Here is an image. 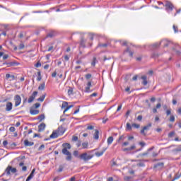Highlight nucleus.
<instances>
[{
  "instance_id": "obj_52",
  "label": "nucleus",
  "mask_w": 181,
  "mask_h": 181,
  "mask_svg": "<svg viewBox=\"0 0 181 181\" xmlns=\"http://www.w3.org/2000/svg\"><path fill=\"white\" fill-rule=\"evenodd\" d=\"M24 47H25V45H23V44H20V45H19V49H20L21 50H22V49H24Z\"/></svg>"
},
{
  "instance_id": "obj_30",
  "label": "nucleus",
  "mask_w": 181,
  "mask_h": 181,
  "mask_svg": "<svg viewBox=\"0 0 181 181\" xmlns=\"http://www.w3.org/2000/svg\"><path fill=\"white\" fill-rule=\"evenodd\" d=\"M81 46H82V47H85L86 46V40H84V38H82L81 40Z\"/></svg>"
},
{
  "instance_id": "obj_35",
  "label": "nucleus",
  "mask_w": 181,
  "mask_h": 181,
  "mask_svg": "<svg viewBox=\"0 0 181 181\" xmlns=\"http://www.w3.org/2000/svg\"><path fill=\"white\" fill-rule=\"evenodd\" d=\"M38 119H40V121H43V119H45V115H40Z\"/></svg>"
},
{
  "instance_id": "obj_8",
  "label": "nucleus",
  "mask_w": 181,
  "mask_h": 181,
  "mask_svg": "<svg viewBox=\"0 0 181 181\" xmlns=\"http://www.w3.org/2000/svg\"><path fill=\"white\" fill-rule=\"evenodd\" d=\"M165 6L166 11L168 12H172V11H173V4L170 1H166Z\"/></svg>"
},
{
  "instance_id": "obj_63",
  "label": "nucleus",
  "mask_w": 181,
  "mask_h": 181,
  "mask_svg": "<svg viewBox=\"0 0 181 181\" xmlns=\"http://www.w3.org/2000/svg\"><path fill=\"white\" fill-rule=\"evenodd\" d=\"M97 95H98L97 93H93L90 95V97H97Z\"/></svg>"
},
{
  "instance_id": "obj_39",
  "label": "nucleus",
  "mask_w": 181,
  "mask_h": 181,
  "mask_svg": "<svg viewBox=\"0 0 181 181\" xmlns=\"http://www.w3.org/2000/svg\"><path fill=\"white\" fill-rule=\"evenodd\" d=\"M173 29L175 33H177V26H176V25H174L173 26Z\"/></svg>"
},
{
  "instance_id": "obj_56",
  "label": "nucleus",
  "mask_w": 181,
  "mask_h": 181,
  "mask_svg": "<svg viewBox=\"0 0 181 181\" xmlns=\"http://www.w3.org/2000/svg\"><path fill=\"white\" fill-rule=\"evenodd\" d=\"M8 57H9V56H8V54H4V55L3 56V59H4V60H6V59H8Z\"/></svg>"
},
{
  "instance_id": "obj_27",
  "label": "nucleus",
  "mask_w": 181,
  "mask_h": 181,
  "mask_svg": "<svg viewBox=\"0 0 181 181\" xmlns=\"http://www.w3.org/2000/svg\"><path fill=\"white\" fill-rule=\"evenodd\" d=\"M132 126H131V124L127 122V124H126V130L127 131H132Z\"/></svg>"
},
{
  "instance_id": "obj_12",
  "label": "nucleus",
  "mask_w": 181,
  "mask_h": 181,
  "mask_svg": "<svg viewBox=\"0 0 181 181\" xmlns=\"http://www.w3.org/2000/svg\"><path fill=\"white\" fill-rule=\"evenodd\" d=\"M107 148V147H104L101 151L96 152L95 156H98V158H100V156H103V155H104V152H105Z\"/></svg>"
},
{
  "instance_id": "obj_2",
  "label": "nucleus",
  "mask_w": 181,
  "mask_h": 181,
  "mask_svg": "<svg viewBox=\"0 0 181 181\" xmlns=\"http://www.w3.org/2000/svg\"><path fill=\"white\" fill-rule=\"evenodd\" d=\"M62 148L63 155L66 156V160L69 161L71 160V153L69 151V149H71V145L69 143H64L62 144Z\"/></svg>"
},
{
  "instance_id": "obj_42",
  "label": "nucleus",
  "mask_w": 181,
  "mask_h": 181,
  "mask_svg": "<svg viewBox=\"0 0 181 181\" xmlns=\"http://www.w3.org/2000/svg\"><path fill=\"white\" fill-rule=\"evenodd\" d=\"M64 59L65 62H69V60H70V57H69V56H67V55H65L64 57Z\"/></svg>"
},
{
  "instance_id": "obj_1",
  "label": "nucleus",
  "mask_w": 181,
  "mask_h": 181,
  "mask_svg": "<svg viewBox=\"0 0 181 181\" xmlns=\"http://www.w3.org/2000/svg\"><path fill=\"white\" fill-rule=\"evenodd\" d=\"M62 148L63 155L66 156V160L69 161L71 160V153L69 151V149H71V145L69 143H64L62 144Z\"/></svg>"
},
{
  "instance_id": "obj_19",
  "label": "nucleus",
  "mask_w": 181,
  "mask_h": 181,
  "mask_svg": "<svg viewBox=\"0 0 181 181\" xmlns=\"http://www.w3.org/2000/svg\"><path fill=\"white\" fill-rule=\"evenodd\" d=\"M24 144L25 146H33V145H35V143H33L32 141H29L28 140H25Z\"/></svg>"
},
{
  "instance_id": "obj_36",
  "label": "nucleus",
  "mask_w": 181,
  "mask_h": 181,
  "mask_svg": "<svg viewBox=\"0 0 181 181\" xmlns=\"http://www.w3.org/2000/svg\"><path fill=\"white\" fill-rule=\"evenodd\" d=\"M107 46H108L107 44H99L98 47H107Z\"/></svg>"
},
{
  "instance_id": "obj_62",
  "label": "nucleus",
  "mask_w": 181,
  "mask_h": 181,
  "mask_svg": "<svg viewBox=\"0 0 181 181\" xmlns=\"http://www.w3.org/2000/svg\"><path fill=\"white\" fill-rule=\"evenodd\" d=\"M56 76H57V72H56V71H54V72L52 73V77H56Z\"/></svg>"
},
{
  "instance_id": "obj_29",
  "label": "nucleus",
  "mask_w": 181,
  "mask_h": 181,
  "mask_svg": "<svg viewBox=\"0 0 181 181\" xmlns=\"http://www.w3.org/2000/svg\"><path fill=\"white\" fill-rule=\"evenodd\" d=\"M83 149H87L88 148V142L82 143Z\"/></svg>"
},
{
  "instance_id": "obj_10",
  "label": "nucleus",
  "mask_w": 181,
  "mask_h": 181,
  "mask_svg": "<svg viewBox=\"0 0 181 181\" xmlns=\"http://www.w3.org/2000/svg\"><path fill=\"white\" fill-rule=\"evenodd\" d=\"M36 95H37V91H34L32 95L28 98V103H33V100L36 98Z\"/></svg>"
},
{
  "instance_id": "obj_17",
  "label": "nucleus",
  "mask_w": 181,
  "mask_h": 181,
  "mask_svg": "<svg viewBox=\"0 0 181 181\" xmlns=\"http://www.w3.org/2000/svg\"><path fill=\"white\" fill-rule=\"evenodd\" d=\"M36 169H33L31 172V173L30 174V175L27 177L25 181H29L30 180V179H33V176H35V172Z\"/></svg>"
},
{
  "instance_id": "obj_61",
  "label": "nucleus",
  "mask_w": 181,
  "mask_h": 181,
  "mask_svg": "<svg viewBox=\"0 0 181 181\" xmlns=\"http://www.w3.org/2000/svg\"><path fill=\"white\" fill-rule=\"evenodd\" d=\"M87 129H89V130L94 129V126H88Z\"/></svg>"
},
{
  "instance_id": "obj_11",
  "label": "nucleus",
  "mask_w": 181,
  "mask_h": 181,
  "mask_svg": "<svg viewBox=\"0 0 181 181\" xmlns=\"http://www.w3.org/2000/svg\"><path fill=\"white\" fill-rule=\"evenodd\" d=\"M91 86V81H88L86 84V87L85 88V93H91V91H93L90 89Z\"/></svg>"
},
{
  "instance_id": "obj_43",
  "label": "nucleus",
  "mask_w": 181,
  "mask_h": 181,
  "mask_svg": "<svg viewBox=\"0 0 181 181\" xmlns=\"http://www.w3.org/2000/svg\"><path fill=\"white\" fill-rule=\"evenodd\" d=\"M136 146L135 145H132V146H130L129 148V151H134V149H135Z\"/></svg>"
},
{
  "instance_id": "obj_49",
  "label": "nucleus",
  "mask_w": 181,
  "mask_h": 181,
  "mask_svg": "<svg viewBox=\"0 0 181 181\" xmlns=\"http://www.w3.org/2000/svg\"><path fill=\"white\" fill-rule=\"evenodd\" d=\"M124 137L123 135H122V136H119V138L118 139V142H119V141H124Z\"/></svg>"
},
{
  "instance_id": "obj_24",
  "label": "nucleus",
  "mask_w": 181,
  "mask_h": 181,
  "mask_svg": "<svg viewBox=\"0 0 181 181\" xmlns=\"http://www.w3.org/2000/svg\"><path fill=\"white\" fill-rule=\"evenodd\" d=\"M154 168H159V169H162L163 168V163H158L154 165Z\"/></svg>"
},
{
  "instance_id": "obj_64",
  "label": "nucleus",
  "mask_w": 181,
  "mask_h": 181,
  "mask_svg": "<svg viewBox=\"0 0 181 181\" xmlns=\"http://www.w3.org/2000/svg\"><path fill=\"white\" fill-rule=\"evenodd\" d=\"M107 121H108V118H103V123L105 124V122H107Z\"/></svg>"
},
{
  "instance_id": "obj_37",
  "label": "nucleus",
  "mask_w": 181,
  "mask_h": 181,
  "mask_svg": "<svg viewBox=\"0 0 181 181\" xmlns=\"http://www.w3.org/2000/svg\"><path fill=\"white\" fill-rule=\"evenodd\" d=\"M86 80H90V78L92 77L91 74H88L85 76Z\"/></svg>"
},
{
  "instance_id": "obj_20",
  "label": "nucleus",
  "mask_w": 181,
  "mask_h": 181,
  "mask_svg": "<svg viewBox=\"0 0 181 181\" xmlns=\"http://www.w3.org/2000/svg\"><path fill=\"white\" fill-rule=\"evenodd\" d=\"M141 80H143V82H142V85L143 86H146L148 84V81H147V77L146 76H141Z\"/></svg>"
},
{
  "instance_id": "obj_41",
  "label": "nucleus",
  "mask_w": 181,
  "mask_h": 181,
  "mask_svg": "<svg viewBox=\"0 0 181 181\" xmlns=\"http://www.w3.org/2000/svg\"><path fill=\"white\" fill-rule=\"evenodd\" d=\"M38 77L37 78V81H40L42 80V76H40V72L37 73Z\"/></svg>"
},
{
  "instance_id": "obj_3",
  "label": "nucleus",
  "mask_w": 181,
  "mask_h": 181,
  "mask_svg": "<svg viewBox=\"0 0 181 181\" xmlns=\"http://www.w3.org/2000/svg\"><path fill=\"white\" fill-rule=\"evenodd\" d=\"M94 155L91 154V151L83 153L79 156L80 159L84 160V162H88L90 159H93Z\"/></svg>"
},
{
  "instance_id": "obj_44",
  "label": "nucleus",
  "mask_w": 181,
  "mask_h": 181,
  "mask_svg": "<svg viewBox=\"0 0 181 181\" xmlns=\"http://www.w3.org/2000/svg\"><path fill=\"white\" fill-rule=\"evenodd\" d=\"M137 166L143 167V166H145V164L142 162H140V163H137Z\"/></svg>"
},
{
  "instance_id": "obj_21",
  "label": "nucleus",
  "mask_w": 181,
  "mask_h": 181,
  "mask_svg": "<svg viewBox=\"0 0 181 181\" xmlns=\"http://www.w3.org/2000/svg\"><path fill=\"white\" fill-rule=\"evenodd\" d=\"M100 135V132L98 129L95 130L94 134H93V138L94 139H98Z\"/></svg>"
},
{
  "instance_id": "obj_45",
  "label": "nucleus",
  "mask_w": 181,
  "mask_h": 181,
  "mask_svg": "<svg viewBox=\"0 0 181 181\" xmlns=\"http://www.w3.org/2000/svg\"><path fill=\"white\" fill-rule=\"evenodd\" d=\"M69 110H70V107L69 106H66V107L64 110V114H66V112H67V111H69Z\"/></svg>"
},
{
  "instance_id": "obj_59",
  "label": "nucleus",
  "mask_w": 181,
  "mask_h": 181,
  "mask_svg": "<svg viewBox=\"0 0 181 181\" xmlns=\"http://www.w3.org/2000/svg\"><path fill=\"white\" fill-rule=\"evenodd\" d=\"M74 156H78V152L77 151H74Z\"/></svg>"
},
{
  "instance_id": "obj_32",
  "label": "nucleus",
  "mask_w": 181,
  "mask_h": 181,
  "mask_svg": "<svg viewBox=\"0 0 181 181\" xmlns=\"http://www.w3.org/2000/svg\"><path fill=\"white\" fill-rule=\"evenodd\" d=\"M175 136V132H171L168 134V138H173Z\"/></svg>"
},
{
  "instance_id": "obj_23",
  "label": "nucleus",
  "mask_w": 181,
  "mask_h": 181,
  "mask_svg": "<svg viewBox=\"0 0 181 181\" xmlns=\"http://www.w3.org/2000/svg\"><path fill=\"white\" fill-rule=\"evenodd\" d=\"M112 142H114V137H112V136L108 137L107 145H111V144H112Z\"/></svg>"
},
{
  "instance_id": "obj_54",
  "label": "nucleus",
  "mask_w": 181,
  "mask_h": 181,
  "mask_svg": "<svg viewBox=\"0 0 181 181\" xmlns=\"http://www.w3.org/2000/svg\"><path fill=\"white\" fill-rule=\"evenodd\" d=\"M34 107H35V108H39V107H40V103H35L34 105Z\"/></svg>"
},
{
  "instance_id": "obj_9",
  "label": "nucleus",
  "mask_w": 181,
  "mask_h": 181,
  "mask_svg": "<svg viewBox=\"0 0 181 181\" xmlns=\"http://www.w3.org/2000/svg\"><path fill=\"white\" fill-rule=\"evenodd\" d=\"M151 127H152V123H148L146 126H144L143 129L141 130V134H142V135H146L145 131H149V128H151Z\"/></svg>"
},
{
  "instance_id": "obj_51",
  "label": "nucleus",
  "mask_w": 181,
  "mask_h": 181,
  "mask_svg": "<svg viewBox=\"0 0 181 181\" xmlns=\"http://www.w3.org/2000/svg\"><path fill=\"white\" fill-rule=\"evenodd\" d=\"M58 172H63V165L59 167Z\"/></svg>"
},
{
  "instance_id": "obj_25",
  "label": "nucleus",
  "mask_w": 181,
  "mask_h": 181,
  "mask_svg": "<svg viewBox=\"0 0 181 181\" xmlns=\"http://www.w3.org/2000/svg\"><path fill=\"white\" fill-rule=\"evenodd\" d=\"M125 53H129V55L130 56V57H132V56H134V52H132V51H131L129 49V48H127L126 50H125Z\"/></svg>"
},
{
  "instance_id": "obj_57",
  "label": "nucleus",
  "mask_w": 181,
  "mask_h": 181,
  "mask_svg": "<svg viewBox=\"0 0 181 181\" xmlns=\"http://www.w3.org/2000/svg\"><path fill=\"white\" fill-rule=\"evenodd\" d=\"M137 120H138V121H142V115H139V116L137 117Z\"/></svg>"
},
{
  "instance_id": "obj_53",
  "label": "nucleus",
  "mask_w": 181,
  "mask_h": 181,
  "mask_svg": "<svg viewBox=\"0 0 181 181\" xmlns=\"http://www.w3.org/2000/svg\"><path fill=\"white\" fill-rule=\"evenodd\" d=\"M22 170H23V172H26V170H28V167H26V166H23V167H22Z\"/></svg>"
},
{
  "instance_id": "obj_31",
  "label": "nucleus",
  "mask_w": 181,
  "mask_h": 181,
  "mask_svg": "<svg viewBox=\"0 0 181 181\" xmlns=\"http://www.w3.org/2000/svg\"><path fill=\"white\" fill-rule=\"evenodd\" d=\"M68 105H69V103L63 102V103L62 105V108H66Z\"/></svg>"
},
{
  "instance_id": "obj_28",
  "label": "nucleus",
  "mask_w": 181,
  "mask_h": 181,
  "mask_svg": "<svg viewBox=\"0 0 181 181\" xmlns=\"http://www.w3.org/2000/svg\"><path fill=\"white\" fill-rule=\"evenodd\" d=\"M45 98H46V94H44L40 98H39L37 99V101H40L41 103H43V101H45Z\"/></svg>"
},
{
  "instance_id": "obj_14",
  "label": "nucleus",
  "mask_w": 181,
  "mask_h": 181,
  "mask_svg": "<svg viewBox=\"0 0 181 181\" xmlns=\"http://www.w3.org/2000/svg\"><path fill=\"white\" fill-rule=\"evenodd\" d=\"M45 128H46V124L45 123H41L38 126V132H43Z\"/></svg>"
},
{
  "instance_id": "obj_55",
  "label": "nucleus",
  "mask_w": 181,
  "mask_h": 181,
  "mask_svg": "<svg viewBox=\"0 0 181 181\" xmlns=\"http://www.w3.org/2000/svg\"><path fill=\"white\" fill-rule=\"evenodd\" d=\"M95 60H97V58H93V61L91 63L92 66H95Z\"/></svg>"
},
{
  "instance_id": "obj_15",
  "label": "nucleus",
  "mask_w": 181,
  "mask_h": 181,
  "mask_svg": "<svg viewBox=\"0 0 181 181\" xmlns=\"http://www.w3.org/2000/svg\"><path fill=\"white\" fill-rule=\"evenodd\" d=\"M60 134L57 132V130L52 132V134L49 136V138L54 139L56 138H58Z\"/></svg>"
},
{
  "instance_id": "obj_50",
  "label": "nucleus",
  "mask_w": 181,
  "mask_h": 181,
  "mask_svg": "<svg viewBox=\"0 0 181 181\" xmlns=\"http://www.w3.org/2000/svg\"><path fill=\"white\" fill-rule=\"evenodd\" d=\"M68 94H69V95H71V94H73V89H69Z\"/></svg>"
},
{
  "instance_id": "obj_60",
  "label": "nucleus",
  "mask_w": 181,
  "mask_h": 181,
  "mask_svg": "<svg viewBox=\"0 0 181 181\" xmlns=\"http://www.w3.org/2000/svg\"><path fill=\"white\" fill-rule=\"evenodd\" d=\"M3 145H4V146H6L7 145H8V141H3Z\"/></svg>"
},
{
  "instance_id": "obj_4",
  "label": "nucleus",
  "mask_w": 181,
  "mask_h": 181,
  "mask_svg": "<svg viewBox=\"0 0 181 181\" xmlns=\"http://www.w3.org/2000/svg\"><path fill=\"white\" fill-rule=\"evenodd\" d=\"M5 172L6 173L7 176H9V175H11V173H16V172H18V170H16V168H12V166L8 165L6 168Z\"/></svg>"
},
{
  "instance_id": "obj_6",
  "label": "nucleus",
  "mask_w": 181,
  "mask_h": 181,
  "mask_svg": "<svg viewBox=\"0 0 181 181\" xmlns=\"http://www.w3.org/2000/svg\"><path fill=\"white\" fill-rule=\"evenodd\" d=\"M160 43H163L165 46V47H167V46H169V41L168 40H163L160 43L157 42L153 45L154 48L159 47L160 46Z\"/></svg>"
},
{
  "instance_id": "obj_7",
  "label": "nucleus",
  "mask_w": 181,
  "mask_h": 181,
  "mask_svg": "<svg viewBox=\"0 0 181 181\" xmlns=\"http://www.w3.org/2000/svg\"><path fill=\"white\" fill-rule=\"evenodd\" d=\"M12 108H13V104L12 102H6L5 111H6V112H11V111H12Z\"/></svg>"
},
{
  "instance_id": "obj_48",
  "label": "nucleus",
  "mask_w": 181,
  "mask_h": 181,
  "mask_svg": "<svg viewBox=\"0 0 181 181\" xmlns=\"http://www.w3.org/2000/svg\"><path fill=\"white\" fill-rule=\"evenodd\" d=\"M171 112H172V110H171L170 109H168V110H167V111H166L167 115H170Z\"/></svg>"
},
{
  "instance_id": "obj_5",
  "label": "nucleus",
  "mask_w": 181,
  "mask_h": 181,
  "mask_svg": "<svg viewBox=\"0 0 181 181\" xmlns=\"http://www.w3.org/2000/svg\"><path fill=\"white\" fill-rule=\"evenodd\" d=\"M14 101H15V107H19L21 105V103H22V98H21V95H16L14 96Z\"/></svg>"
},
{
  "instance_id": "obj_33",
  "label": "nucleus",
  "mask_w": 181,
  "mask_h": 181,
  "mask_svg": "<svg viewBox=\"0 0 181 181\" xmlns=\"http://www.w3.org/2000/svg\"><path fill=\"white\" fill-rule=\"evenodd\" d=\"M132 127L138 129L139 128H140L141 125L134 123L132 124Z\"/></svg>"
},
{
  "instance_id": "obj_13",
  "label": "nucleus",
  "mask_w": 181,
  "mask_h": 181,
  "mask_svg": "<svg viewBox=\"0 0 181 181\" xmlns=\"http://www.w3.org/2000/svg\"><path fill=\"white\" fill-rule=\"evenodd\" d=\"M57 133L59 135H63V134H64V132H66V129H64V127H63L62 126H60L59 127H58V129H57Z\"/></svg>"
},
{
  "instance_id": "obj_38",
  "label": "nucleus",
  "mask_w": 181,
  "mask_h": 181,
  "mask_svg": "<svg viewBox=\"0 0 181 181\" xmlns=\"http://www.w3.org/2000/svg\"><path fill=\"white\" fill-rule=\"evenodd\" d=\"M170 122H175V116L171 115L170 117Z\"/></svg>"
},
{
  "instance_id": "obj_18",
  "label": "nucleus",
  "mask_w": 181,
  "mask_h": 181,
  "mask_svg": "<svg viewBox=\"0 0 181 181\" xmlns=\"http://www.w3.org/2000/svg\"><path fill=\"white\" fill-rule=\"evenodd\" d=\"M6 80H9L10 78V81H12L13 80H15V76L14 75H11L9 74H6Z\"/></svg>"
},
{
  "instance_id": "obj_40",
  "label": "nucleus",
  "mask_w": 181,
  "mask_h": 181,
  "mask_svg": "<svg viewBox=\"0 0 181 181\" xmlns=\"http://www.w3.org/2000/svg\"><path fill=\"white\" fill-rule=\"evenodd\" d=\"M72 141H78V136H74L73 137H72Z\"/></svg>"
},
{
  "instance_id": "obj_34",
  "label": "nucleus",
  "mask_w": 181,
  "mask_h": 181,
  "mask_svg": "<svg viewBox=\"0 0 181 181\" xmlns=\"http://www.w3.org/2000/svg\"><path fill=\"white\" fill-rule=\"evenodd\" d=\"M124 180L125 181H131V180H132V177L126 176V177H124Z\"/></svg>"
},
{
  "instance_id": "obj_26",
  "label": "nucleus",
  "mask_w": 181,
  "mask_h": 181,
  "mask_svg": "<svg viewBox=\"0 0 181 181\" xmlns=\"http://www.w3.org/2000/svg\"><path fill=\"white\" fill-rule=\"evenodd\" d=\"M46 86V84L45 83H42L40 86L38 87V90L40 91L45 90V87Z\"/></svg>"
},
{
  "instance_id": "obj_46",
  "label": "nucleus",
  "mask_w": 181,
  "mask_h": 181,
  "mask_svg": "<svg viewBox=\"0 0 181 181\" xmlns=\"http://www.w3.org/2000/svg\"><path fill=\"white\" fill-rule=\"evenodd\" d=\"M42 66V64L40 63V62H37V64H35V67H41Z\"/></svg>"
},
{
  "instance_id": "obj_47",
  "label": "nucleus",
  "mask_w": 181,
  "mask_h": 181,
  "mask_svg": "<svg viewBox=\"0 0 181 181\" xmlns=\"http://www.w3.org/2000/svg\"><path fill=\"white\" fill-rule=\"evenodd\" d=\"M10 132H15V127H11L9 129Z\"/></svg>"
},
{
  "instance_id": "obj_58",
  "label": "nucleus",
  "mask_w": 181,
  "mask_h": 181,
  "mask_svg": "<svg viewBox=\"0 0 181 181\" xmlns=\"http://www.w3.org/2000/svg\"><path fill=\"white\" fill-rule=\"evenodd\" d=\"M139 145H141V146L144 147V146H145L146 144H145V142L141 141V142L139 143Z\"/></svg>"
},
{
  "instance_id": "obj_16",
  "label": "nucleus",
  "mask_w": 181,
  "mask_h": 181,
  "mask_svg": "<svg viewBox=\"0 0 181 181\" xmlns=\"http://www.w3.org/2000/svg\"><path fill=\"white\" fill-rule=\"evenodd\" d=\"M7 67H13L15 66H19V63L16 62H8L6 64Z\"/></svg>"
},
{
  "instance_id": "obj_22",
  "label": "nucleus",
  "mask_w": 181,
  "mask_h": 181,
  "mask_svg": "<svg viewBox=\"0 0 181 181\" xmlns=\"http://www.w3.org/2000/svg\"><path fill=\"white\" fill-rule=\"evenodd\" d=\"M30 112L32 115H37V114H39V110H30Z\"/></svg>"
}]
</instances>
